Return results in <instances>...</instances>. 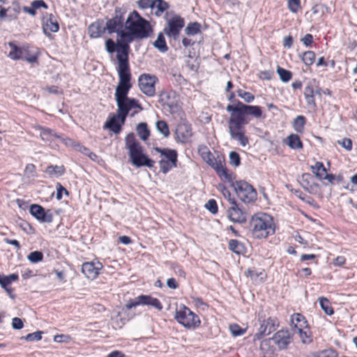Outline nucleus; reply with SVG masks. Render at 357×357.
<instances>
[{
	"instance_id": "obj_32",
	"label": "nucleus",
	"mask_w": 357,
	"mask_h": 357,
	"mask_svg": "<svg viewBox=\"0 0 357 357\" xmlns=\"http://www.w3.org/2000/svg\"><path fill=\"white\" fill-rule=\"evenodd\" d=\"M312 170L316 176L320 180H323L324 176L327 173L326 167L321 162H317L315 165L312 167Z\"/></svg>"
},
{
	"instance_id": "obj_63",
	"label": "nucleus",
	"mask_w": 357,
	"mask_h": 357,
	"mask_svg": "<svg viewBox=\"0 0 357 357\" xmlns=\"http://www.w3.org/2000/svg\"><path fill=\"white\" fill-rule=\"evenodd\" d=\"M57 193L56 198L57 199H61L62 198V192L65 191L66 194L68 195V191L60 184L58 183L56 186Z\"/></svg>"
},
{
	"instance_id": "obj_34",
	"label": "nucleus",
	"mask_w": 357,
	"mask_h": 357,
	"mask_svg": "<svg viewBox=\"0 0 357 357\" xmlns=\"http://www.w3.org/2000/svg\"><path fill=\"white\" fill-rule=\"evenodd\" d=\"M229 248L236 254H243L245 251V247L242 243L236 239H231L229 242Z\"/></svg>"
},
{
	"instance_id": "obj_31",
	"label": "nucleus",
	"mask_w": 357,
	"mask_h": 357,
	"mask_svg": "<svg viewBox=\"0 0 357 357\" xmlns=\"http://www.w3.org/2000/svg\"><path fill=\"white\" fill-rule=\"evenodd\" d=\"M169 8V4L164 0H154L152 10H155V15L158 17L162 15V14Z\"/></svg>"
},
{
	"instance_id": "obj_5",
	"label": "nucleus",
	"mask_w": 357,
	"mask_h": 357,
	"mask_svg": "<svg viewBox=\"0 0 357 357\" xmlns=\"http://www.w3.org/2000/svg\"><path fill=\"white\" fill-rule=\"evenodd\" d=\"M253 236L257 238H267L275 233V226L271 215L259 213L254 215L250 222Z\"/></svg>"
},
{
	"instance_id": "obj_3",
	"label": "nucleus",
	"mask_w": 357,
	"mask_h": 357,
	"mask_svg": "<svg viewBox=\"0 0 357 357\" xmlns=\"http://www.w3.org/2000/svg\"><path fill=\"white\" fill-rule=\"evenodd\" d=\"M234 105H228L226 107L227 112H231L230 117L244 125L249 123L248 116L255 119H265L260 106L245 105L240 100L235 101Z\"/></svg>"
},
{
	"instance_id": "obj_62",
	"label": "nucleus",
	"mask_w": 357,
	"mask_h": 357,
	"mask_svg": "<svg viewBox=\"0 0 357 357\" xmlns=\"http://www.w3.org/2000/svg\"><path fill=\"white\" fill-rule=\"evenodd\" d=\"M296 321L297 324H300L303 322V325L305 324V318L301 314H295L292 317V322L294 323Z\"/></svg>"
},
{
	"instance_id": "obj_40",
	"label": "nucleus",
	"mask_w": 357,
	"mask_h": 357,
	"mask_svg": "<svg viewBox=\"0 0 357 357\" xmlns=\"http://www.w3.org/2000/svg\"><path fill=\"white\" fill-rule=\"evenodd\" d=\"M277 73L282 82H287L291 79V73L289 70L281 68L280 66H278Z\"/></svg>"
},
{
	"instance_id": "obj_55",
	"label": "nucleus",
	"mask_w": 357,
	"mask_h": 357,
	"mask_svg": "<svg viewBox=\"0 0 357 357\" xmlns=\"http://www.w3.org/2000/svg\"><path fill=\"white\" fill-rule=\"evenodd\" d=\"M154 0H139L138 6L141 8H152Z\"/></svg>"
},
{
	"instance_id": "obj_22",
	"label": "nucleus",
	"mask_w": 357,
	"mask_h": 357,
	"mask_svg": "<svg viewBox=\"0 0 357 357\" xmlns=\"http://www.w3.org/2000/svg\"><path fill=\"white\" fill-rule=\"evenodd\" d=\"M102 265L99 261L85 262L82 266V271L89 280H94L99 274Z\"/></svg>"
},
{
	"instance_id": "obj_54",
	"label": "nucleus",
	"mask_w": 357,
	"mask_h": 357,
	"mask_svg": "<svg viewBox=\"0 0 357 357\" xmlns=\"http://www.w3.org/2000/svg\"><path fill=\"white\" fill-rule=\"evenodd\" d=\"M23 321L20 318L15 317L12 319V326L14 329H22L23 328Z\"/></svg>"
},
{
	"instance_id": "obj_12",
	"label": "nucleus",
	"mask_w": 357,
	"mask_h": 357,
	"mask_svg": "<svg viewBox=\"0 0 357 357\" xmlns=\"http://www.w3.org/2000/svg\"><path fill=\"white\" fill-rule=\"evenodd\" d=\"M37 129L40 130V137L41 139L48 143L52 148L57 146L56 141L61 142L66 145H68V143L71 141L68 138H64L62 135L58 134L55 130L38 126Z\"/></svg>"
},
{
	"instance_id": "obj_53",
	"label": "nucleus",
	"mask_w": 357,
	"mask_h": 357,
	"mask_svg": "<svg viewBox=\"0 0 357 357\" xmlns=\"http://www.w3.org/2000/svg\"><path fill=\"white\" fill-rule=\"evenodd\" d=\"M288 7L291 12L296 13L300 8V0H289Z\"/></svg>"
},
{
	"instance_id": "obj_19",
	"label": "nucleus",
	"mask_w": 357,
	"mask_h": 357,
	"mask_svg": "<svg viewBox=\"0 0 357 357\" xmlns=\"http://www.w3.org/2000/svg\"><path fill=\"white\" fill-rule=\"evenodd\" d=\"M116 101L117 105L116 114L121 116L122 123H125L126 117L131 109L139 108L140 109H142V107L138 100L135 98H128V100L125 99Z\"/></svg>"
},
{
	"instance_id": "obj_6",
	"label": "nucleus",
	"mask_w": 357,
	"mask_h": 357,
	"mask_svg": "<svg viewBox=\"0 0 357 357\" xmlns=\"http://www.w3.org/2000/svg\"><path fill=\"white\" fill-rule=\"evenodd\" d=\"M174 319L188 329H195L201 324L199 317L184 305L176 307Z\"/></svg>"
},
{
	"instance_id": "obj_26",
	"label": "nucleus",
	"mask_w": 357,
	"mask_h": 357,
	"mask_svg": "<svg viewBox=\"0 0 357 357\" xmlns=\"http://www.w3.org/2000/svg\"><path fill=\"white\" fill-rule=\"evenodd\" d=\"M192 128L188 123H181L176 129V135L178 142L185 143L192 136Z\"/></svg>"
},
{
	"instance_id": "obj_41",
	"label": "nucleus",
	"mask_w": 357,
	"mask_h": 357,
	"mask_svg": "<svg viewBox=\"0 0 357 357\" xmlns=\"http://www.w3.org/2000/svg\"><path fill=\"white\" fill-rule=\"evenodd\" d=\"M311 357H337V352L335 349H328L314 354Z\"/></svg>"
},
{
	"instance_id": "obj_36",
	"label": "nucleus",
	"mask_w": 357,
	"mask_h": 357,
	"mask_svg": "<svg viewBox=\"0 0 357 357\" xmlns=\"http://www.w3.org/2000/svg\"><path fill=\"white\" fill-rule=\"evenodd\" d=\"M319 302L321 309L328 315H332L334 313L333 308L332 307L329 300L325 297L319 298Z\"/></svg>"
},
{
	"instance_id": "obj_42",
	"label": "nucleus",
	"mask_w": 357,
	"mask_h": 357,
	"mask_svg": "<svg viewBox=\"0 0 357 357\" xmlns=\"http://www.w3.org/2000/svg\"><path fill=\"white\" fill-rule=\"evenodd\" d=\"M156 128L165 137L169 135V130L167 123L164 121H158L156 123Z\"/></svg>"
},
{
	"instance_id": "obj_49",
	"label": "nucleus",
	"mask_w": 357,
	"mask_h": 357,
	"mask_svg": "<svg viewBox=\"0 0 357 357\" xmlns=\"http://www.w3.org/2000/svg\"><path fill=\"white\" fill-rule=\"evenodd\" d=\"M231 334L236 337L243 335L245 333V329L241 328L238 324H231L229 326Z\"/></svg>"
},
{
	"instance_id": "obj_28",
	"label": "nucleus",
	"mask_w": 357,
	"mask_h": 357,
	"mask_svg": "<svg viewBox=\"0 0 357 357\" xmlns=\"http://www.w3.org/2000/svg\"><path fill=\"white\" fill-rule=\"evenodd\" d=\"M106 31L105 25L103 22L97 21L91 24L88 28V32L90 38H96L100 37Z\"/></svg>"
},
{
	"instance_id": "obj_43",
	"label": "nucleus",
	"mask_w": 357,
	"mask_h": 357,
	"mask_svg": "<svg viewBox=\"0 0 357 357\" xmlns=\"http://www.w3.org/2000/svg\"><path fill=\"white\" fill-rule=\"evenodd\" d=\"M315 59V54L312 51H307L303 53L302 60L306 66H311Z\"/></svg>"
},
{
	"instance_id": "obj_64",
	"label": "nucleus",
	"mask_w": 357,
	"mask_h": 357,
	"mask_svg": "<svg viewBox=\"0 0 357 357\" xmlns=\"http://www.w3.org/2000/svg\"><path fill=\"white\" fill-rule=\"evenodd\" d=\"M283 45L285 47L289 48L293 45V38L291 36H288L284 38Z\"/></svg>"
},
{
	"instance_id": "obj_58",
	"label": "nucleus",
	"mask_w": 357,
	"mask_h": 357,
	"mask_svg": "<svg viewBox=\"0 0 357 357\" xmlns=\"http://www.w3.org/2000/svg\"><path fill=\"white\" fill-rule=\"evenodd\" d=\"M301 40L305 46H310L313 42V37L311 34L307 33L304 36Z\"/></svg>"
},
{
	"instance_id": "obj_9",
	"label": "nucleus",
	"mask_w": 357,
	"mask_h": 357,
	"mask_svg": "<svg viewBox=\"0 0 357 357\" xmlns=\"http://www.w3.org/2000/svg\"><path fill=\"white\" fill-rule=\"evenodd\" d=\"M125 13L119 8H115L114 16L108 20L105 24L106 31L109 34L116 33L117 34V39L115 43L120 42L121 33H126L125 29Z\"/></svg>"
},
{
	"instance_id": "obj_38",
	"label": "nucleus",
	"mask_w": 357,
	"mask_h": 357,
	"mask_svg": "<svg viewBox=\"0 0 357 357\" xmlns=\"http://www.w3.org/2000/svg\"><path fill=\"white\" fill-rule=\"evenodd\" d=\"M45 172L50 175L62 176L65 173V167L63 165H50L46 168Z\"/></svg>"
},
{
	"instance_id": "obj_15",
	"label": "nucleus",
	"mask_w": 357,
	"mask_h": 357,
	"mask_svg": "<svg viewBox=\"0 0 357 357\" xmlns=\"http://www.w3.org/2000/svg\"><path fill=\"white\" fill-rule=\"evenodd\" d=\"M260 326L258 332L254 335V340H259L265 335L271 334L275 331L279 326V321L276 317H268L267 319H261L259 318Z\"/></svg>"
},
{
	"instance_id": "obj_14",
	"label": "nucleus",
	"mask_w": 357,
	"mask_h": 357,
	"mask_svg": "<svg viewBox=\"0 0 357 357\" xmlns=\"http://www.w3.org/2000/svg\"><path fill=\"white\" fill-rule=\"evenodd\" d=\"M228 124L231 137L237 140L241 146H246L248 144V138L244 134L245 125L231 118L229 119Z\"/></svg>"
},
{
	"instance_id": "obj_7",
	"label": "nucleus",
	"mask_w": 357,
	"mask_h": 357,
	"mask_svg": "<svg viewBox=\"0 0 357 357\" xmlns=\"http://www.w3.org/2000/svg\"><path fill=\"white\" fill-rule=\"evenodd\" d=\"M155 151L160 153L161 159L159 160L160 171L166 174L173 167H176L178 162V153L174 149L168 148L155 147Z\"/></svg>"
},
{
	"instance_id": "obj_37",
	"label": "nucleus",
	"mask_w": 357,
	"mask_h": 357,
	"mask_svg": "<svg viewBox=\"0 0 357 357\" xmlns=\"http://www.w3.org/2000/svg\"><path fill=\"white\" fill-rule=\"evenodd\" d=\"M154 46L162 52H165L168 50L165 38L162 33H160L156 40L153 43Z\"/></svg>"
},
{
	"instance_id": "obj_8",
	"label": "nucleus",
	"mask_w": 357,
	"mask_h": 357,
	"mask_svg": "<svg viewBox=\"0 0 357 357\" xmlns=\"http://www.w3.org/2000/svg\"><path fill=\"white\" fill-rule=\"evenodd\" d=\"M199 151L202 159L215 170L217 174L220 178H224L229 182L232 181V175L224 167L220 159L217 160L206 147L202 150H199Z\"/></svg>"
},
{
	"instance_id": "obj_20",
	"label": "nucleus",
	"mask_w": 357,
	"mask_h": 357,
	"mask_svg": "<svg viewBox=\"0 0 357 357\" xmlns=\"http://www.w3.org/2000/svg\"><path fill=\"white\" fill-rule=\"evenodd\" d=\"M269 340H272L279 349H285L293 340V335L287 329H282L276 332Z\"/></svg>"
},
{
	"instance_id": "obj_60",
	"label": "nucleus",
	"mask_w": 357,
	"mask_h": 357,
	"mask_svg": "<svg viewBox=\"0 0 357 357\" xmlns=\"http://www.w3.org/2000/svg\"><path fill=\"white\" fill-rule=\"evenodd\" d=\"M167 285L169 288L175 289L178 288V284L176 280L173 278H169L167 281Z\"/></svg>"
},
{
	"instance_id": "obj_29",
	"label": "nucleus",
	"mask_w": 357,
	"mask_h": 357,
	"mask_svg": "<svg viewBox=\"0 0 357 357\" xmlns=\"http://www.w3.org/2000/svg\"><path fill=\"white\" fill-rule=\"evenodd\" d=\"M10 47L11 48L8 56L13 60H18L24 59V54L25 51L22 48L17 46L14 42H10L8 43Z\"/></svg>"
},
{
	"instance_id": "obj_4",
	"label": "nucleus",
	"mask_w": 357,
	"mask_h": 357,
	"mask_svg": "<svg viewBox=\"0 0 357 357\" xmlns=\"http://www.w3.org/2000/svg\"><path fill=\"white\" fill-rule=\"evenodd\" d=\"M126 148L128 150V155L132 164L137 167H147L151 168L154 166V160L150 159L143 152V147L136 139L133 132L127 135L125 139Z\"/></svg>"
},
{
	"instance_id": "obj_61",
	"label": "nucleus",
	"mask_w": 357,
	"mask_h": 357,
	"mask_svg": "<svg viewBox=\"0 0 357 357\" xmlns=\"http://www.w3.org/2000/svg\"><path fill=\"white\" fill-rule=\"evenodd\" d=\"M25 173L33 176L36 173V167L33 164H28L25 167Z\"/></svg>"
},
{
	"instance_id": "obj_30",
	"label": "nucleus",
	"mask_w": 357,
	"mask_h": 357,
	"mask_svg": "<svg viewBox=\"0 0 357 357\" xmlns=\"http://www.w3.org/2000/svg\"><path fill=\"white\" fill-rule=\"evenodd\" d=\"M287 144L292 149H302L303 143L298 135L291 134L287 138Z\"/></svg>"
},
{
	"instance_id": "obj_11",
	"label": "nucleus",
	"mask_w": 357,
	"mask_h": 357,
	"mask_svg": "<svg viewBox=\"0 0 357 357\" xmlns=\"http://www.w3.org/2000/svg\"><path fill=\"white\" fill-rule=\"evenodd\" d=\"M184 26V19L178 15H174L167 19V24L163 29V32L168 38L176 40L178 38L180 32Z\"/></svg>"
},
{
	"instance_id": "obj_59",
	"label": "nucleus",
	"mask_w": 357,
	"mask_h": 357,
	"mask_svg": "<svg viewBox=\"0 0 357 357\" xmlns=\"http://www.w3.org/2000/svg\"><path fill=\"white\" fill-rule=\"evenodd\" d=\"M219 189L221 190L222 195L225 198H227L229 202L231 203V201H232L234 199H231L230 197L231 194L229 190L224 185H220Z\"/></svg>"
},
{
	"instance_id": "obj_23",
	"label": "nucleus",
	"mask_w": 357,
	"mask_h": 357,
	"mask_svg": "<svg viewBox=\"0 0 357 357\" xmlns=\"http://www.w3.org/2000/svg\"><path fill=\"white\" fill-rule=\"evenodd\" d=\"M43 29L44 33L47 36H50L52 32H57L59 29V25L56 17L53 14H50L43 17Z\"/></svg>"
},
{
	"instance_id": "obj_47",
	"label": "nucleus",
	"mask_w": 357,
	"mask_h": 357,
	"mask_svg": "<svg viewBox=\"0 0 357 357\" xmlns=\"http://www.w3.org/2000/svg\"><path fill=\"white\" fill-rule=\"evenodd\" d=\"M229 163L235 167H238L241 164V158L238 153L231 151L229 153Z\"/></svg>"
},
{
	"instance_id": "obj_17",
	"label": "nucleus",
	"mask_w": 357,
	"mask_h": 357,
	"mask_svg": "<svg viewBox=\"0 0 357 357\" xmlns=\"http://www.w3.org/2000/svg\"><path fill=\"white\" fill-rule=\"evenodd\" d=\"M151 305L158 310L160 311L162 310L163 306L161 302L156 298H153L149 295H140L136 297L133 301H130L128 303L125 307L127 310L136 307L137 305Z\"/></svg>"
},
{
	"instance_id": "obj_51",
	"label": "nucleus",
	"mask_w": 357,
	"mask_h": 357,
	"mask_svg": "<svg viewBox=\"0 0 357 357\" xmlns=\"http://www.w3.org/2000/svg\"><path fill=\"white\" fill-rule=\"evenodd\" d=\"M324 179H326L328 181V183L334 184L335 182H341L342 181V176L340 175L337 176L334 174L326 173L324 177Z\"/></svg>"
},
{
	"instance_id": "obj_1",
	"label": "nucleus",
	"mask_w": 357,
	"mask_h": 357,
	"mask_svg": "<svg viewBox=\"0 0 357 357\" xmlns=\"http://www.w3.org/2000/svg\"><path fill=\"white\" fill-rule=\"evenodd\" d=\"M126 33H121L120 42L109 38L105 49L109 54L116 52L117 56L129 59L130 43L135 40L149 38L153 33L150 23L135 10L131 12L125 22Z\"/></svg>"
},
{
	"instance_id": "obj_13",
	"label": "nucleus",
	"mask_w": 357,
	"mask_h": 357,
	"mask_svg": "<svg viewBox=\"0 0 357 357\" xmlns=\"http://www.w3.org/2000/svg\"><path fill=\"white\" fill-rule=\"evenodd\" d=\"M158 101L164 107H167L171 114H178L181 111V106L174 91H162Z\"/></svg>"
},
{
	"instance_id": "obj_44",
	"label": "nucleus",
	"mask_w": 357,
	"mask_h": 357,
	"mask_svg": "<svg viewBox=\"0 0 357 357\" xmlns=\"http://www.w3.org/2000/svg\"><path fill=\"white\" fill-rule=\"evenodd\" d=\"M295 327L298 330L300 337L304 344L310 343L312 342V339L308 335V333L307 331H303L301 328L303 327L302 324H300L299 326H297V325L295 324Z\"/></svg>"
},
{
	"instance_id": "obj_45",
	"label": "nucleus",
	"mask_w": 357,
	"mask_h": 357,
	"mask_svg": "<svg viewBox=\"0 0 357 357\" xmlns=\"http://www.w3.org/2000/svg\"><path fill=\"white\" fill-rule=\"evenodd\" d=\"M28 259L32 263H38L43 259V254L40 251L31 252L27 257Z\"/></svg>"
},
{
	"instance_id": "obj_50",
	"label": "nucleus",
	"mask_w": 357,
	"mask_h": 357,
	"mask_svg": "<svg viewBox=\"0 0 357 357\" xmlns=\"http://www.w3.org/2000/svg\"><path fill=\"white\" fill-rule=\"evenodd\" d=\"M41 331H36L32 333H29L24 337V339L28 342L38 341L42 339Z\"/></svg>"
},
{
	"instance_id": "obj_24",
	"label": "nucleus",
	"mask_w": 357,
	"mask_h": 357,
	"mask_svg": "<svg viewBox=\"0 0 357 357\" xmlns=\"http://www.w3.org/2000/svg\"><path fill=\"white\" fill-rule=\"evenodd\" d=\"M30 213L37 220L43 222H52L53 215L49 211L45 212V208L38 204H32L30 207Z\"/></svg>"
},
{
	"instance_id": "obj_39",
	"label": "nucleus",
	"mask_w": 357,
	"mask_h": 357,
	"mask_svg": "<svg viewBox=\"0 0 357 357\" xmlns=\"http://www.w3.org/2000/svg\"><path fill=\"white\" fill-rule=\"evenodd\" d=\"M305 124V117L302 115H299L294 120L293 126L297 132H302L303 131Z\"/></svg>"
},
{
	"instance_id": "obj_57",
	"label": "nucleus",
	"mask_w": 357,
	"mask_h": 357,
	"mask_svg": "<svg viewBox=\"0 0 357 357\" xmlns=\"http://www.w3.org/2000/svg\"><path fill=\"white\" fill-rule=\"evenodd\" d=\"M273 75V72L269 70L261 71L259 73V77L261 79L269 80L271 79Z\"/></svg>"
},
{
	"instance_id": "obj_2",
	"label": "nucleus",
	"mask_w": 357,
	"mask_h": 357,
	"mask_svg": "<svg viewBox=\"0 0 357 357\" xmlns=\"http://www.w3.org/2000/svg\"><path fill=\"white\" fill-rule=\"evenodd\" d=\"M118 61V67L116 68L119 75V83L116 87L115 100H128L130 89L132 88L131 73L129 66V59L116 56Z\"/></svg>"
},
{
	"instance_id": "obj_33",
	"label": "nucleus",
	"mask_w": 357,
	"mask_h": 357,
	"mask_svg": "<svg viewBox=\"0 0 357 357\" xmlns=\"http://www.w3.org/2000/svg\"><path fill=\"white\" fill-rule=\"evenodd\" d=\"M136 130L137 135L143 141H145L149 138L150 131L146 123H139L137 125Z\"/></svg>"
},
{
	"instance_id": "obj_10",
	"label": "nucleus",
	"mask_w": 357,
	"mask_h": 357,
	"mask_svg": "<svg viewBox=\"0 0 357 357\" xmlns=\"http://www.w3.org/2000/svg\"><path fill=\"white\" fill-rule=\"evenodd\" d=\"M238 197L244 203H251L256 200L257 193L255 189L244 181H238L232 183Z\"/></svg>"
},
{
	"instance_id": "obj_35",
	"label": "nucleus",
	"mask_w": 357,
	"mask_h": 357,
	"mask_svg": "<svg viewBox=\"0 0 357 357\" xmlns=\"http://www.w3.org/2000/svg\"><path fill=\"white\" fill-rule=\"evenodd\" d=\"M201 32V24L197 22L189 23L185 29L188 36H195Z\"/></svg>"
},
{
	"instance_id": "obj_56",
	"label": "nucleus",
	"mask_w": 357,
	"mask_h": 357,
	"mask_svg": "<svg viewBox=\"0 0 357 357\" xmlns=\"http://www.w3.org/2000/svg\"><path fill=\"white\" fill-rule=\"evenodd\" d=\"M31 6L34 8H44L47 9L48 8V6L43 0H35L31 2Z\"/></svg>"
},
{
	"instance_id": "obj_16",
	"label": "nucleus",
	"mask_w": 357,
	"mask_h": 357,
	"mask_svg": "<svg viewBox=\"0 0 357 357\" xmlns=\"http://www.w3.org/2000/svg\"><path fill=\"white\" fill-rule=\"evenodd\" d=\"M151 305L158 310L160 311L162 310L163 306L161 302L156 298H153L149 295H140L136 297L133 301H130L128 303L125 307L127 310L136 307L137 305Z\"/></svg>"
},
{
	"instance_id": "obj_21",
	"label": "nucleus",
	"mask_w": 357,
	"mask_h": 357,
	"mask_svg": "<svg viewBox=\"0 0 357 357\" xmlns=\"http://www.w3.org/2000/svg\"><path fill=\"white\" fill-rule=\"evenodd\" d=\"M231 206L228 209V218L234 222L243 223L247 220V213L238 206L235 199L231 201Z\"/></svg>"
},
{
	"instance_id": "obj_25",
	"label": "nucleus",
	"mask_w": 357,
	"mask_h": 357,
	"mask_svg": "<svg viewBox=\"0 0 357 357\" xmlns=\"http://www.w3.org/2000/svg\"><path fill=\"white\" fill-rule=\"evenodd\" d=\"M18 279V275L15 273L10 274L8 275H3L0 273V285L13 299L15 298V295L13 294V289L10 287L9 285L13 282L17 281Z\"/></svg>"
},
{
	"instance_id": "obj_46",
	"label": "nucleus",
	"mask_w": 357,
	"mask_h": 357,
	"mask_svg": "<svg viewBox=\"0 0 357 357\" xmlns=\"http://www.w3.org/2000/svg\"><path fill=\"white\" fill-rule=\"evenodd\" d=\"M237 95L244 99L246 102H251L254 100L255 96L250 92L245 91L242 89L237 91Z\"/></svg>"
},
{
	"instance_id": "obj_27",
	"label": "nucleus",
	"mask_w": 357,
	"mask_h": 357,
	"mask_svg": "<svg viewBox=\"0 0 357 357\" xmlns=\"http://www.w3.org/2000/svg\"><path fill=\"white\" fill-rule=\"evenodd\" d=\"M121 116L118 114L113 115L105 123L103 128L112 131L114 134H119L122 130Z\"/></svg>"
},
{
	"instance_id": "obj_18",
	"label": "nucleus",
	"mask_w": 357,
	"mask_h": 357,
	"mask_svg": "<svg viewBox=\"0 0 357 357\" xmlns=\"http://www.w3.org/2000/svg\"><path fill=\"white\" fill-rule=\"evenodd\" d=\"M158 78L155 75L142 74L138 78L139 89L147 96L152 97L155 94V84Z\"/></svg>"
},
{
	"instance_id": "obj_48",
	"label": "nucleus",
	"mask_w": 357,
	"mask_h": 357,
	"mask_svg": "<svg viewBox=\"0 0 357 357\" xmlns=\"http://www.w3.org/2000/svg\"><path fill=\"white\" fill-rule=\"evenodd\" d=\"M205 207L213 214H216L218 213V204L215 199H209L205 204Z\"/></svg>"
},
{
	"instance_id": "obj_52",
	"label": "nucleus",
	"mask_w": 357,
	"mask_h": 357,
	"mask_svg": "<svg viewBox=\"0 0 357 357\" xmlns=\"http://www.w3.org/2000/svg\"><path fill=\"white\" fill-rule=\"evenodd\" d=\"M337 143L348 151L352 149V141L349 138H343L342 140H338Z\"/></svg>"
}]
</instances>
